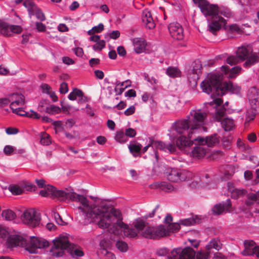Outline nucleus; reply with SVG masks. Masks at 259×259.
Returning a JSON list of instances; mask_svg holds the SVG:
<instances>
[{
  "label": "nucleus",
  "mask_w": 259,
  "mask_h": 259,
  "mask_svg": "<svg viewBox=\"0 0 259 259\" xmlns=\"http://www.w3.org/2000/svg\"><path fill=\"white\" fill-rule=\"evenodd\" d=\"M230 29L232 32H236L238 33H239L241 31V30L240 27L239 26V25H238L236 24H234L231 25L230 26Z\"/></svg>",
  "instance_id": "63"
},
{
  "label": "nucleus",
  "mask_w": 259,
  "mask_h": 259,
  "mask_svg": "<svg viewBox=\"0 0 259 259\" xmlns=\"http://www.w3.org/2000/svg\"><path fill=\"white\" fill-rule=\"evenodd\" d=\"M141 148L142 145L140 144H130L128 146V149L134 157H138L140 155Z\"/></svg>",
  "instance_id": "34"
},
{
  "label": "nucleus",
  "mask_w": 259,
  "mask_h": 259,
  "mask_svg": "<svg viewBox=\"0 0 259 259\" xmlns=\"http://www.w3.org/2000/svg\"><path fill=\"white\" fill-rule=\"evenodd\" d=\"M148 224L144 217L137 219L134 222V227L138 231H142Z\"/></svg>",
  "instance_id": "31"
},
{
  "label": "nucleus",
  "mask_w": 259,
  "mask_h": 259,
  "mask_svg": "<svg viewBox=\"0 0 259 259\" xmlns=\"http://www.w3.org/2000/svg\"><path fill=\"white\" fill-rule=\"evenodd\" d=\"M259 257V246L252 240L244 241V255H254Z\"/></svg>",
  "instance_id": "17"
},
{
  "label": "nucleus",
  "mask_w": 259,
  "mask_h": 259,
  "mask_svg": "<svg viewBox=\"0 0 259 259\" xmlns=\"http://www.w3.org/2000/svg\"><path fill=\"white\" fill-rule=\"evenodd\" d=\"M11 36L13 33H19L22 31V28L21 26L16 25H10Z\"/></svg>",
  "instance_id": "50"
},
{
  "label": "nucleus",
  "mask_w": 259,
  "mask_h": 259,
  "mask_svg": "<svg viewBox=\"0 0 259 259\" xmlns=\"http://www.w3.org/2000/svg\"><path fill=\"white\" fill-rule=\"evenodd\" d=\"M15 151V148L10 145H6L4 148V152L7 155L12 154Z\"/></svg>",
  "instance_id": "52"
},
{
  "label": "nucleus",
  "mask_w": 259,
  "mask_h": 259,
  "mask_svg": "<svg viewBox=\"0 0 259 259\" xmlns=\"http://www.w3.org/2000/svg\"><path fill=\"white\" fill-rule=\"evenodd\" d=\"M151 186L153 188L160 189L165 192H170L174 190L173 186L167 182H156L152 184Z\"/></svg>",
  "instance_id": "27"
},
{
  "label": "nucleus",
  "mask_w": 259,
  "mask_h": 259,
  "mask_svg": "<svg viewBox=\"0 0 259 259\" xmlns=\"http://www.w3.org/2000/svg\"><path fill=\"white\" fill-rule=\"evenodd\" d=\"M21 219L24 224L35 227L39 225L41 218L38 212L33 209H27L23 212Z\"/></svg>",
  "instance_id": "12"
},
{
  "label": "nucleus",
  "mask_w": 259,
  "mask_h": 259,
  "mask_svg": "<svg viewBox=\"0 0 259 259\" xmlns=\"http://www.w3.org/2000/svg\"><path fill=\"white\" fill-rule=\"evenodd\" d=\"M34 15H35L36 17L41 21H44L45 20V15L39 9L35 10Z\"/></svg>",
  "instance_id": "57"
},
{
  "label": "nucleus",
  "mask_w": 259,
  "mask_h": 259,
  "mask_svg": "<svg viewBox=\"0 0 259 259\" xmlns=\"http://www.w3.org/2000/svg\"><path fill=\"white\" fill-rule=\"evenodd\" d=\"M180 224L181 225L184 226H190L194 225L196 223H199V220L197 217H191L189 218L185 219L183 220H180Z\"/></svg>",
  "instance_id": "33"
},
{
  "label": "nucleus",
  "mask_w": 259,
  "mask_h": 259,
  "mask_svg": "<svg viewBox=\"0 0 259 259\" xmlns=\"http://www.w3.org/2000/svg\"><path fill=\"white\" fill-rule=\"evenodd\" d=\"M169 250L166 247H163L157 250L156 253L158 256H166L168 254Z\"/></svg>",
  "instance_id": "56"
},
{
  "label": "nucleus",
  "mask_w": 259,
  "mask_h": 259,
  "mask_svg": "<svg viewBox=\"0 0 259 259\" xmlns=\"http://www.w3.org/2000/svg\"><path fill=\"white\" fill-rule=\"evenodd\" d=\"M247 140L250 143H254L256 141L257 137L254 133H250L247 135Z\"/></svg>",
  "instance_id": "62"
},
{
  "label": "nucleus",
  "mask_w": 259,
  "mask_h": 259,
  "mask_svg": "<svg viewBox=\"0 0 259 259\" xmlns=\"http://www.w3.org/2000/svg\"><path fill=\"white\" fill-rule=\"evenodd\" d=\"M116 230L118 231V233L115 234V235H118L123 232L124 236L128 238H135L137 236L135 229L129 227L125 224L124 227H119Z\"/></svg>",
  "instance_id": "25"
},
{
  "label": "nucleus",
  "mask_w": 259,
  "mask_h": 259,
  "mask_svg": "<svg viewBox=\"0 0 259 259\" xmlns=\"http://www.w3.org/2000/svg\"><path fill=\"white\" fill-rule=\"evenodd\" d=\"M208 255V253L202 251H199L195 255L196 259H207Z\"/></svg>",
  "instance_id": "55"
},
{
  "label": "nucleus",
  "mask_w": 259,
  "mask_h": 259,
  "mask_svg": "<svg viewBox=\"0 0 259 259\" xmlns=\"http://www.w3.org/2000/svg\"><path fill=\"white\" fill-rule=\"evenodd\" d=\"M142 21L146 27L149 29H153L155 26L151 13L147 10H144L143 12Z\"/></svg>",
  "instance_id": "22"
},
{
  "label": "nucleus",
  "mask_w": 259,
  "mask_h": 259,
  "mask_svg": "<svg viewBox=\"0 0 259 259\" xmlns=\"http://www.w3.org/2000/svg\"><path fill=\"white\" fill-rule=\"evenodd\" d=\"M19 132L17 128L9 127L6 129V133L8 135H15Z\"/></svg>",
  "instance_id": "60"
},
{
  "label": "nucleus",
  "mask_w": 259,
  "mask_h": 259,
  "mask_svg": "<svg viewBox=\"0 0 259 259\" xmlns=\"http://www.w3.org/2000/svg\"><path fill=\"white\" fill-rule=\"evenodd\" d=\"M231 207V201L230 199H227L219 204H215L212 208V211L214 214H220L224 211L230 212Z\"/></svg>",
  "instance_id": "19"
},
{
  "label": "nucleus",
  "mask_w": 259,
  "mask_h": 259,
  "mask_svg": "<svg viewBox=\"0 0 259 259\" xmlns=\"http://www.w3.org/2000/svg\"><path fill=\"white\" fill-rule=\"evenodd\" d=\"M125 134L127 138H133L136 135V132L135 129L132 128H128L125 130Z\"/></svg>",
  "instance_id": "53"
},
{
  "label": "nucleus",
  "mask_w": 259,
  "mask_h": 259,
  "mask_svg": "<svg viewBox=\"0 0 259 259\" xmlns=\"http://www.w3.org/2000/svg\"><path fill=\"white\" fill-rule=\"evenodd\" d=\"M219 14L228 18L232 16V13L231 11L228 8L226 7H219Z\"/></svg>",
  "instance_id": "41"
},
{
  "label": "nucleus",
  "mask_w": 259,
  "mask_h": 259,
  "mask_svg": "<svg viewBox=\"0 0 259 259\" xmlns=\"http://www.w3.org/2000/svg\"><path fill=\"white\" fill-rule=\"evenodd\" d=\"M8 248L17 246L24 247L30 253H38V250L49 245V242L42 238L32 237L29 241L19 235H11L6 242Z\"/></svg>",
  "instance_id": "5"
},
{
  "label": "nucleus",
  "mask_w": 259,
  "mask_h": 259,
  "mask_svg": "<svg viewBox=\"0 0 259 259\" xmlns=\"http://www.w3.org/2000/svg\"><path fill=\"white\" fill-rule=\"evenodd\" d=\"M10 100L11 102L10 107L13 110L15 108L21 107L25 103L24 96L21 94H13L10 96Z\"/></svg>",
  "instance_id": "20"
},
{
  "label": "nucleus",
  "mask_w": 259,
  "mask_h": 259,
  "mask_svg": "<svg viewBox=\"0 0 259 259\" xmlns=\"http://www.w3.org/2000/svg\"><path fill=\"white\" fill-rule=\"evenodd\" d=\"M197 64L198 66L197 67H194L192 69V72L194 74L196 75V77L198 79V74L200 72V68H201V65L200 64V62L199 61H197L195 62Z\"/></svg>",
  "instance_id": "59"
},
{
  "label": "nucleus",
  "mask_w": 259,
  "mask_h": 259,
  "mask_svg": "<svg viewBox=\"0 0 259 259\" xmlns=\"http://www.w3.org/2000/svg\"><path fill=\"white\" fill-rule=\"evenodd\" d=\"M154 227H147L143 232V236L147 238L154 239Z\"/></svg>",
  "instance_id": "43"
},
{
  "label": "nucleus",
  "mask_w": 259,
  "mask_h": 259,
  "mask_svg": "<svg viewBox=\"0 0 259 259\" xmlns=\"http://www.w3.org/2000/svg\"><path fill=\"white\" fill-rule=\"evenodd\" d=\"M244 185H253L258 183L255 180H253L252 173L251 171L246 170L244 172Z\"/></svg>",
  "instance_id": "30"
},
{
  "label": "nucleus",
  "mask_w": 259,
  "mask_h": 259,
  "mask_svg": "<svg viewBox=\"0 0 259 259\" xmlns=\"http://www.w3.org/2000/svg\"><path fill=\"white\" fill-rule=\"evenodd\" d=\"M258 56L251 46L244 47V67H249L258 61Z\"/></svg>",
  "instance_id": "15"
},
{
  "label": "nucleus",
  "mask_w": 259,
  "mask_h": 259,
  "mask_svg": "<svg viewBox=\"0 0 259 259\" xmlns=\"http://www.w3.org/2000/svg\"><path fill=\"white\" fill-rule=\"evenodd\" d=\"M9 190L14 195H19L23 192L22 189L17 185L10 186Z\"/></svg>",
  "instance_id": "46"
},
{
  "label": "nucleus",
  "mask_w": 259,
  "mask_h": 259,
  "mask_svg": "<svg viewBox=\"0 0 259 259\" xmlns=\"http://www.w3.org/2000/svg\"><path fill=\"white\" fill-rule=\"evenodd\" d=\"M227 187L232 198L237 199L243 194V189L235 188L233 184L231 183L228 182Z\"/></svg>",
  "instance_id": "28"
},
{
  "label": "nucleus",
  "mask_w": 259,
  "mask_h": 259,
  "mask_svg": "<svg viewBox=\"0 0 259 259\" xmlns=\"http://www.w3.org/2000/svg\"><path fill=\"white\" fill-rule=\"evenodd\" d=\"M104 29V25L102 23H100L97 26H94L92 28L93 32L99 33Z\"/></svg>",
  "instance_id": "61"
},
{
  "label": "nucleus",
  "mask_w": 259,
  "mask_h": 259,
  "mask_svg": "<svg viewBox=\"0 0 259 259\" xmlns=\"http://www.w3.org/2000/svg\"><path fill=\"white\" fill-rule=\"evenodd\" d=\"M43 197L51 196L53 198H57L60 201H66L69 199L71 201L83 202L84 196L75 193L72 189L58 190L54 186L48 185L39 192Z\"/></svg>",
  "instance_id": "7"
},
{
  "label": "nucleus",
  "mask_w": 259,
  "mask_h": 259,
  "mask_svg": "<svg viewBox=\"0 0 259 259\" xmlns=\"http://www.w3.org/2000/svg\"><path fill=\"white\" fill-rule=\"evenodd\" d=\"M68 92V87L67 83L65 82H63L61 83L60 88H59V92L62 94H65Z\"/></svg>",
  "instance_id": "54"
},
{
  "label": "nucleus",
  "mask_w": 259,
  "mask_h": 259,
  "mask_svg": "<svg viewBox=\"0 0 259 259\" xmlns=\"http://www.w3.org/2000/svg\"><path fill=\"white\" fill-rule=\"evenodd\" d=\"M115 140L119 143H124L127 141L125 132L123 131H118L115 136Z\"/></svg>",
  "instance_id": "39"
},
{
  "label": "nucleus",
  "mask_w": 259,
  "mask_h": 259,
  "mask_svg": "<svg viewBox=\"0 0 259 259\" xmlns=\"http://www.w3.org/2000/svg\"><path fill=\"white\" fill-rule=\"evenodd\" d=\"M116 247L121 252H126L127 250L128 245L124 241L118 240L116 243Z\"/></svg>",
  "instance_id": "45"
},
{
  "label": "nucleus",
  "mask_w": 259,
  "mask_h": 259,
  "mask_svg": "<svg viewBox=\"0 0 259 259\" xmlns=\"http://www.w3.org/2000/svg\"><path fill=\"white\" fill-rule=\"evenodd\" d=\"M211 18V20H208L207 30L212 34H215L222 26L226 25V20L220 15H216Z\"/></svg>",
  "instance_id": "14"
},
{
  "label": "nucleus",
  "mask_w": 259,
  "mask_h": 259,
  "mask_svg": "<svg viewBox=\"0 0 259 259\" xmlns=\"http://www.w3.org/2000/svg\"><path fill=\"white\" fill-rule=\"evenodd\" d=\"M10 25L0 20V33L5 36H11Z\"/></svg>",
  "instance_id": "29"
},
{
  "label": "nucleus",
  "mask_w": 259,
  "mask_h": 259,
  "mask_svg": "<svg viewBox=\"0 0 259 259\" xmlns=\"http://www.w3.org/2000/svg\"><path fill=\"white\" fill-rule=\"evenodd\" d=\"M206 113L201 110H192L186 119L175 121L168 130L169 139L173 142L176 140V145L180 149L186 150L193 144L191 140L193 134L206 132L204 126Z\"/></svg>",
  "instance_id": "2"
},
{
  "label": "nucleus",
  "mask_w": 259,
  "mask_h": 259,
  "mask_svg": "<svg viewBox=\"0 0 259 259\" xmlns=\"http://www.w3.org/2000/svg\"><path fill=\"white\" fill-rule=\"evenodd\" d=\"M156 148V149H159L161 151L167 153H174L176 151V146L170 143H165L162 141H153L152 142V148Z\"/></svg>",
  "instance_id": "18"
},
{
  "label": "nucleus",
  "mask_w": 259,
  "mask_h": 259,
  "mask_svg": "<svg viewBox=\"0 0 259 259\" xmlns=\"http://www.w3.org/2000/svg\"><path fill=\"white\" fill-rule=\"evenodd\" d=\"M197 141L198 144L194 147L191 150V154L193 157L200 158L203 157L209 151V148L218 145L220 143L217 134H213L205 138L198 137L193 139Z\"/></svg>",
  "instance_id": "8"
},
{
  "label": "nucleus",
  "mask_w": 259,
  "mask_h": 259,
  "mask_svg": "<svg viewBox=\"0 0 259 259\" xmlns=\"http://www.w3.org/2000/svg\"><path fill=\"white\" fill-rule=\"evenodd\" d=\"M169 32L175 39L181 40L184 37V30L182 25L178 22H173L169 24Z\"/></svg>",
  "instance_id": "16"
},
{
  "label": "nucleus",
  "mask_w": 259,
  "mask_h": 259,
  "mask_svg": "<svg viewBox=\"0 0 259 259\" xmlns=\"http://www.w3.org/2000/svg\"><path fill=\"white\" fill-rule=\"evenodd\" d=\"M227 63L233 65L234 64L243 61V46L238 47L235 56H230L227 58Z\"/></svg>",
  "instance_id": "21"
},
{
  "label": "nucleus",
  "mask_w": 259,
  "mask_h": 259,
  "mask_svg": "<svg viewBox=\"0 0 259 259\" xmlns=\"http://www.w3.org/2000/svg\"><path fill=\"white\" fill-rule=\"evenodd\" d=\"M194 3L197 4L201 13L205 17H211L218 15L219 6L215 4H211L207 0H193Z\"/></svg>",
  "instance_id": "11"
},
{
  "label": "nucleus",
  "mask_w": 259,
  "mask_h": 259,
  "mask_svg": "<svg viewBox=\"0 0 259 259\" xmlns=\"http://www.w3.org/2000/svg\"><path fill=\"white\" fill-rule=\"evenodd\" d=\"M105 46V41L104 40H100L93 46V48L94 50L97 51L102 50Z\"/></svg>",
  "instance_id": "48"
},
{
  "label": "nucleus",
  "mask_w": 259,
  "mask_h": 259,
  "mask_svg": "<svg viewBox=\"0 0 259 259\" xmlns=\"http://www.w3.org/2000/svg\"><path fill=\"white\" fill-rule=\"evenodd\" d=\"M116 86H120L121 89H120L119 93H122L123 90L131 85V81L127 79L124 81L120 82V81H117L116 82Z\"/></svg>",
  "instance_id": "44"
},
{
  "label": "nucleus",
  "mask_w": 259,
  "mask_h": 259,
  "mask_svg": "<svg viewBox=\"0 0 259 259\" xmlns=\"http://www.w3.org/2000/svg\"><path fill=\"white\" fill-rule=\"evenodd\" d=\"M222 244L218 239L213 238L206 245V248L207 250H210L212 248L215 249L216 250L219 251L221 249Z\"/></svg>",
  "instance_id": "32"
},
{
  "label": "nucleus",
  "mask_w": 259,
  "mask_h": 259,
  "mask_svg": "<svg viewBox=\"0 0 259 259\" xmlns=\"http://www.w3.org/2000/svg\"><path fill=\"white\" fill-rule=\"evenodd\" d=\"M72 51L75 53V54L79 57H81L83 55V51L81 48L76 47L73 48Z\"/></svg>",
  "instance_id": "58"
},
{
  "label": "nucleus",
  "mask_w": 259,
  "mask_h": 259,
  "mask_svg": "<svg viewBox=\"0 0 259 259\" xmlns=\"http://www.w3.org/2000/svg\"><path fill=\"white\" fill-rule=\"evenodd\" d=\"M244 196L246 197L245 204L247 206H251L254 203L259 204V191L256 193H246L244 191Z\"/></svg>",
  "instance_id": "26"
},
{
  "label": "nucleus",
  "mask_w": 259,
  "mask_h": 259,
  "mask_svg": "<svg viewBox=\"0 0 259 259\" xmlns=\"http://www.w3.org/2000/svg\"><path fill=\"white\" fill-rule=\"evenodd\" d=\"M52 215L55 220L56 222L60 225H63L64 222L62 219L61 217L57 212L54 211Z\"/></svg>",
  "instance_id": "51"
},
{
  "label": "nucleus",
  "mask_w": 259,
  "mask_h": 259,
  "mask_svg": "<svg viewBox=\"0 0 259 259\" xmlns=\"http://www.w3.org/2000/svg\"><path fill=\"white\" fill-rule=\"evenodd\" d=\"M166 73L170 77H177L180 76L181 71L175 67H168L166 71Z\"/></svg>",
  "instance_id": "37"
},
{
  "label": "nucleus",
  "mask_w": 259,
  "mask_h": 259,
  "mask_svg": "<svg viewBox=\"0 0 259 259\" xmlns=\"http://www.w3.org/2000/svg\"><path fill=\"white\" fill-rule=\"evenodd\" d=\"M166 230L163 226L160 225L157 228H154V239L161 238L165 235Z\"/></svg>",
  "instance_id": "36"
},
{
  "label": "nucleus",
  "mask_w": 259,
  "mask_h": 259,
  "mask_svg": "<svg viewBox=\"0 0 259 259\" xmlns=\"http://www.w3.org/2000/svg\"><path fill=\"white\" fill-rule=\"evenodd\" d=\"M2 216L7 221H13L16 217L15 213L10 209L3 210L2 212Z\"/></svg>",
  "instance_id": "35"
},
{
  "label": "nucleus",
  "mask_w": 259,
  "mask_h": 259,
  "mask_svg": "<svg viewBox=\"0 0 259 259\" xmlns=\"http://www.w3.org/2000/svg\"><path fill=\"white\" fill-rule=\"evenodd\" d=\"M166 173L168 180L173 182L192 181L194 177L191 171L174 168H168Z\"/></svg>",
  "instance_id": "10"
},
{
  "label": "nucleus",
  "mask_w": 259,
  "mask_h": 259,
  "mask_svg": "<svg viewBox=\"0 0 259 259\" xmlns=\"http://www.w3.org/2000/svg\"><path fill=\"white\" fill-rule=\"evenodd\" d=\"M47 112L51 114H56L60 112V108L56 105H52L47 107Z\"/></svg>",
  "instance_id": "47"
},
{
  "label": "nucleus",
  "mask_w": 259,
  "mask_h": 259,
  "mask_svg": "<svg viewBox=\"0 0 259 259\" xmlns=\"http://www.w3.org/2000/svg\"><path fill=\"white\" fill-rule=\"evenodd\" d=\"M235 173V167L232 165H226L224 168V177L226 179H229Z\"/></svg>",
  "instance_id": "40"
},
{
  "label": "nucleus",
  "mask_w": 259,
  "mask_h": 259,
  "mask_svg": "<svg viewBox=\"0 0 259 259\" xmlns=\"http://www.w3.org/2000/svg\"><path fill=\"white\" fill-rule=\"evenodd\" d=\"M241 69L238 67L230 68L226 66H222L220 71L208 75L205 79L201 83V88L203 92L210 94L212 97L223 96L228 91L232 94H237L240 91V88L235 86L230 81L223 82V79L224 76L231 78L235 77Z\"/></svg>",
  "instance_id": "3"
},
{
  "label": "nucleus",
  "mask_w": 259,
  "mask_h": 259,
  "mask_svg": "<svg viewBox=\"0 0 259 259\" xmlns=\"http://www.w3.org/2000/svg\"><path fill=\"white\" fill-rule=\"evenodd\" d=\"M195 252L190 247L184 248H177L174 249L168 256V259H194Z\"/></svg>",
  "instance_id": "13"
},
{
  "label": "nucleus",
  "mask_w": 259,
  "mask_h": 259,
  "mask_svg": "<svg viewBox=\"0 0 259 259\" xmlns=\"http://www.w3.org/2000/svg\"><path fill=\"white\" fill-rule=\"evenodd\" d=\"M247 97L248 103L245 106L246 123L252 120L258 111L256 105V103L259 102V93L257 90L254 87L250 88L247 92Z\"/></svg>",
  "instance_id": "9"
},
{
  "label": "nucleus",
  "mask_w": 259,
  "mask_h": 259,
  "mask_svg": "<svg viewBox=\"0 0 259 259\" xmlns=\"http://www.w3.org/2000/svg\"><path fill=\"white\" fill-rule=\"evenodd\" d=\"M23 5L24 7L28 9V10L29 12L31 11H33L34 9H35V6L33 2L30 1H25L23 3Z\"/></svg>",
  "instance_id": "49"
},
{
  "label": "nucleus",
  "mask_w": 259,
  "mask_h": 259,
  "mask_svg": "<svg viewBox=\"0 0 259 259\" xmlns=\"http://www.w3.org/2000/svg\"><path fill=\"white\" fill-rule=\"evenodd\" d=\"M83 202L77 207L78 212L90 222L97 223L99 228L105 232L106 230L111 234H118L116 229L124 227L120 211L116 208L110 209L109 205L104 200L97 198L93 203L90 202L84 196Z\"/></svg>",
  "instance_id": "1"
},
{
  "label": "nucleus",
  "mask_w": 259,
  "mask_h": 259,
  "mask_svg": "<svg viewBox=\"0 0 259 259\" xmlns=\"http://www.w3.org/2000/svg\"><path fill=\"white\" fill-rule=\"evenodd\" d=\"M53 245L50 252L53 256L61 257L67 251L73 258H78L84 255L82 249L79 246L69 242L66 234H61L53 240Z\"/></svg>",
  "instance_id": "4"
},
{
  "label": "nucleus",
  "mask_w": 259,
  "mask_h": 259,
  "mask_svg": "<svg viewBox=\"0 0 259 259\" xmlns=\"http://www.w3.org/2000/svg\"><path fill=\"white\" fill-rule=\"evenodd\" d=\"M134 49L137 54L144 52L147 45L145 40L142 38H135L133 40Z\"/></svg>",
  "instance_id": "23"
},
{
  "label": "nucleus",
  "mask_w": 259,
  "mask_h": 259,
  "mask_svg": "<svg viewBox=\"0 0 259 259\" xmlns=\"http://www.w3.org/2000/svg\"><path fill=\"white\" fill-rule=\"evenodd\" d=\"M36 27L38 31L44 32L46 29V26L41 22H36Z\"/></svg>",
  "instance_id": "64"
},
{
  "label": "nucleus",
  "mask_w": 259,
  "mask_h": 259,
  "mask_svg": "<svg viewBox=\"0 0 259 259\" xmlns=\"http://www.w3.org/2000/svg\"><path fill=\"white\" fill-rule=\"evenodd\" d=\"M13 113L22 116H27L34 119H38L40 116L34 111L31 110L30 112H26L20 107L15 108L12 110Z\"/></svg>",
  "instance_id": "24"
},
{
  "label": "nucleus",
  "mask_w": 259,
  "mask_h": 259,
  "mask_svg": "<svg viewBox=\"0 0 259 259\" xmlns=\"http://www.w3.org/2000/svg\"><path fill=\"white\" fill-rule=\"evenodd\" d=\"M82 91L77 88L74 89L71 92L69 93L68 98L70 100L74 101L77 97L81 96Z\"/></svg>",
  "instance_id": "42"
},
{
  "label": "nucleus",
  "mask_w": 259,
  "mask_h": 259,
  "mask_svg": "<svg viewBox=\"0 0 259 259\" xmlns=\"http://www.w3.org/2000/svg\"><path fill=\"white\" fill-rule=\"evenodd\" d=\"M40 143L44 146H48L51 143L50 136L45 132H41L40 134Z\"/></svg>",
  "instance_id": "38"
},
{
  "label": "nucleus",
  "mask_w": 259,
  "mask_h": 259,
  "mask_svg": "<svg viewBox=\"0 0 259 259\" xmlns=\"http://www.w3.org/2000/svg\"><path fill=\"white\" fill-rule=\"evenodd\" d=\"M222 103V99L218 98L207 103L206 106L209 109L208 112L212 115L213 120L221 122L225 131H230L234 127V121L233 119L226 117V108L224 106H219Z\"/></svg>",
  "instance_id": "6"
}]
</instances>
